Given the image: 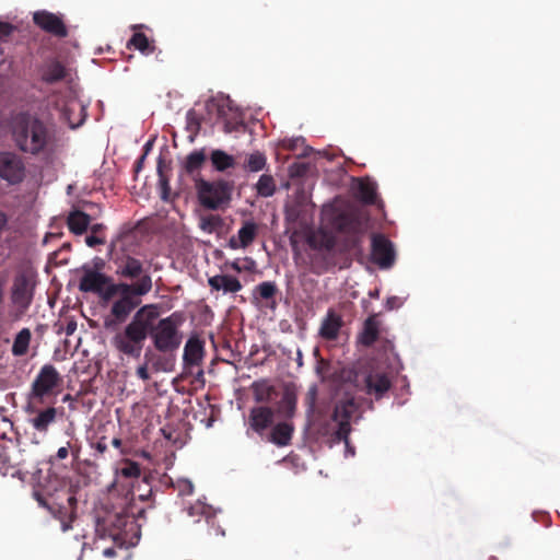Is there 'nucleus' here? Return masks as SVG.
Here are the masks:
<instances>
[{"label": "nucleus", "mask_w": 560, "mask_h": 560, "mask_svg": "<svg viewBox=\"0 0 560 560\" xmlns=\"http://www.w3.org/2000/svg\"><path fill=\"white\" fill-rule=\"evenodd\" d=\"M0 177L10 184H20L25 177L21 156L14 152H0Z\"/></svg>", "instance_id": "9b49d317"}, {"label": "nucleus", "mask_w": 560, "mask_h": 560, "mask_svg": "<svg viewBox=\"0 0 560 560\" xmlns=\"http://www.w3.org/2000/svg\"><path fill=\"white\" fill-rule=\"evenodd\" d=\"M211 291H222L224 294H235L243 289L241 281L232 275H215L208 279Z\"/></svg>", "instance_id": "5701e85b"}, {"label": "nucleus", "mask_w": 560, "mask_h": 560, "mask_svg": "<svg viewBox=\"0 0 560 560\" xmlns=\"http://www.w3.org/2000/svg\"><path fill=\"white\" fill-rule=\"evenodd\" d=\"M67 75L65 66L56 60H48L40 69L42 80L46 83H56L63 80Z\"/></svg>", "instance_id": "a878e982"}, {"label": "nucleus", "mask_w": 560, "mask_h": 560, "mask_svg": "<svg viewBox=\"0 0 560 560\" xmlns=\"http://www.w3.org/2000/svg\"><path fill=\"white\" fill-rule=\"evenodd\" d=\"M152 319L149 337L154 348L162 353L175 352L183 340L179 327L184 323L180 313L174 312L170 316L160 319Z\"/></svg>", "instance_id": "20e7f679"}, {"label": "nucleus", "mask_w": 560, "mask_h": 560, "mask_svg": "<svg viewBox=\"0 0 560 560\" xmlns=\"http://www.w3.org/2000/svg\"><path fill=\"white\" fill-rule=\"evenodd\" d=\"M195 187L199 203L208 210H218L231 199V187L225 180L209 182L198 177Z\"/></svg>", "instance_id": "423d86ee"}, {"label": "nucleus", "mask_w": 560, "mask_h": 560, "mask_svg": "<svg viewBox=\"0 0 560 560\" xmlns=\"http://www.w3.org/2000/svg\"><path fill=\"white\" fill-rule=\"evenodd\" d=\"M150 149V143L145 144V150Z\"/></svg>", "instance_id": "774afa93"}, {"label": "nucleus", "mask_w": 560, "mask_h": 560, "mask_svg": "<svg viewBox=\"0 0 560 560\" xmlns=\"http://www.w3.org/2000/svg\"><path fill=\"white\" fill-rule=\"evenodd\" d=\"M396 301H397V298H396V296L388 298V299H387V302H386L387 307H388L389 310L394 308V306H395V304H396Z\"/></svg>", "instance_id": "bf43d9fd"}, {"label": "nucleus", "mask_w": 560, "mask_h": 560, "mask_svg": "<svg viewBox=\"0 0 560 560\" xmlns=\"http://www.w3.org/2000/svg\"><path fill=\"white\" fill-rule=\"evenodd\" d=\"M119 472L122 477L128 479L139 478L141 474V468L137 462L126 460L125 465L120 468Z\"/></svg>", "instance_id": "a19ab883"}, {"label": "nucleus", "mask_w": 560, "mask_h": 560, "mask_svg": "<svg viewBox=\"0 0 560 560\" xmlns=\"http://www.w3.org/2000/svg\"><path fill=\"white\" fill-rule=\"evenodd\" d=\"M294 433L292 423L283 421L272 425L268 435V441L277 446H287L290 444Z\"/></svg>", "instance_id": "393cba45"}, {"label": "nucleus", "mask_w": 560, "mask_h": 560, "mask_svg": "<svg viewBox=\"0 0 560 560\" xmlns=\"http://www.w3.org/2000/svg\"><path fill=\"white\" fill-rule=\"evenodd\" d=\"M282 404L285 408V415L291 417L295 410V398L290 394H285L282 398Z\"/></svg>", "instance_id": "09e8293b"}, {"label": "nucleus", "mask_w": 560, "mask_h": 560, "mask_svg": "<svg viewBox=\"0 0 560 560\" xmlns=\"http://www.w3.org/2000/svg\"><path fill=\"white\" fill-rule=\"evenodd\" d=\"M275 420V410L269 406H255L249 410L247 423L248 429L253 430L259 436H264L266 431L272 428Z\"/></svg>", "instance_id": "4468645a"}, {"label": "nucleus", "mask_w": 560, "mask_h": 560, "mask_svg": "<svg viewBox=\"0 0 560 560\" xmlns=\"http://www.w3.org/2000/svg\"><path fill=\"white\" fill-rule=\"evenodd\" d=\"M187 515L190 517L195 516H203L206 515L208 517L209 515V506H207L205 503L197 501L196 503L189 505L186 509Z\"/></svg>", "instance_id": "37998d69"}, {"label": "nucleus", "mask_w": 560, "mask_h": 560, "mask_svg": "<svg viewBox=\"0 0 560 560\" xmlns=\"http://www.w3.org/2000/svg\"><path fill=\"white\" fill-rule=\"evenodd\" d=\"M378 322L376 315H370L364 322L363 329L359 335V342L365 347H371L378 338Z\"/></svg>", "instance_id": "2f4dec72"}, {"label": "nucleus", "mask_w": 560, "mask_h": 560, "mask_svg": "<svg viewBox=\"0 0 560 560\" xmlns=\"http://www.w3.org/2000/svg\"><path fill=\"white\" fill-rule=\"evenodd\" d=\"M42 404L31 406V400L27 401V412L33 413L34 417L30 420L33 428L38 432H46L50 424L56 421L57 409L52 406L40 409Z\"/></svg>", "instance_id": "dca6fc26"}, {"label": "nucleus", "mask_w": 560, "mask_h": 560, "mask_svg": "<svg viewBox=\"0 0 560 560\" xmlns=\"http://www.w3.org/2000/svg\"><path fill=\"white\" fill-rule=\"evenodd\" d=\"M8 283V275L5 272H0V305L4 300V289Z\"/></svg>", "instance_id": "864d4df0"}, {"label": "nucleus", "mask_w": 560, "mask_h": 560, "mask_svg": "<svg viewBox=\"0 0 560 560\" xmlns=\"http://www.w3.org/2000/svg\"><path fill=\"white\" fill-rule=\"evenodd\" d=\"M136 374L139 378H141L142 381H148L150 380V374H149V371H148V364L144 363L140 366L137 368V371H136Z\"/></svg>", "instance_id": "5fc2aeb1"}, {"label": "nucleus", "mask_w": 560, "mask_h": 560, "mask_svg": "<svg viewBox=\"0 0 560 560\" xmlns=\"http://www.w3.org/2000/svg\"><path fill=\"white\" fill-rule=\"evenodd\" d=\"M69 450H71L74 457H78L79 448H74L70 442H68L67 446H61L58 448L56 457L60 460L66 459L69 455Z\"/></svg>", "instance_id": "a18cd8bd"}, {"label": "nucleus", "mask_w": 560, "mask_h": 560, "mask_svg": "<svg viewBox=\"0 0 560 560\" xmlns=\"http://www.w3.org/2000/svg\"><path fill=\"white\" fill-rule=\"evenodd\" d=\"M104 553H105L106 556H112V555L114 553V550H113V549H106V550L104 551Z\"/></svg>", "instance_id": "0e129e2a"}, {"label": "nucleus", "mask_w": 560, "mask_h": 560, "mask_svg": "<svg viewBox=\"0 0 560 560\" xmlns=\"http://www.w3.org/2000/svg\"><path fill=\"white\" fill-rule=\"evenodd\" d=\"M90 223L91 217L81 210H72L67 217L68 229L74 235L85 233Z\"/></svg>", "instance_id": "cd10ccee"}, {"label": "nucleus", "mask_w": 560, "mask_h": 560, "mask_svg": "<svg viewBox=\"0 0 560 560\" xmlns=\"http://www.w3.org/2000/svg\"><path fill=\"white\" fill-rule=\"evenodd\" d=\"M36 276L30 270L19 271L11 287V301L22 312L26 311L34 299Z\"/></svg>", "instance_id": "1a4fd4ad"}, {"label": "nucleus", "mask_w": 560, "mask_h": 560, "mask_svg": "<svg viewBox=\"0 0 560 560\" xmlns=\"http://www.w3.org/2000/svg\"><path fill=\"white\" fill-rule=\"evenodd\" d=\"M279 289L273 281H264L254 288L253 295L255 299H260L268 302V306L275 308L277 305L276 296Z\"/></svg>", "instance_id": "7c9ffc66"}, {"label": "nucleus", "mask_w": 560, "mask_h": 560, "mask_svg": "<svg viewBox=\"0 0 560 560\" xmlns=\"http://www.w3.org/2000/svg\"><path fill=\"white\" fill-rule=\"evenodd\" d=\"M323 215L331 231L319 228L306 238L311 249V269L316 275L337 266L348 267L353 257H361L363 240L369 229V219L353 207H325Z\"/></svg>", "instance_id": "f257e3e1"}, {"label": "nucleus", "mask_w": 560, "mask_h": 560, "mask_svg": "<svg viewBox=\"0 0 560 560\" xmlns=\"http://www.w3.org/2000/svg\"><path fill=\"white\" fill-rule=\"evenodd\" d=\"M205 357V342L197 336H191L185 347L183 361L185 366H199Z\"/></svg>", "instance_id": "412c9836"}, {"label": "nucleus", "mask_w": 560, "mask_h": 560, "mask_svg": "<svg viewBox=\"0 0 560 560\" xmlns=\"http://www.w3.org/2000/svg\"><path fill=\"white\" fill-rule=\"evenodd\" d=\"M85 243L89 247H95L96 245H102L105 243V238L101 235L91 234L85 237Z\"/></svg>", "instance_id": "8fccbe9b"}, {"label": "nucleus", "mask_w": 560, "mask_h": 560, "mask_svg": "<svg viewBox=\"0 0 560 560\" xmlns=\"http://www.w3.org/2000/svg\"><path fill=\"white\" fill-rule=\"evenodd\" d=\"M115 264H116V275L121 278H125L128 280L137 279V281H138L144 275L143 273V264L139 259H137L130 255H125L120 258H117L115 260Z\"/></svg>", "instance_id": "f3484780"}, {"label": "nucleus", "mask_w": 560, "mask_h": 560, "mask_svg": "<svg viewBox=\"0 0 560 560\" xmlns=\"http://www.w3.org/2000/svg\"><path fill=\"white\" fill-rule=\"evenodd\" d=\"M267 165L266 154L260 151H255L246 155L243 168L246 172H259L262 171Z\"/></svg>", "instance_id": "e433bc0d"}, {"label": "nucleus", "mask_w": 560, "mask_h": 560, "mask_svg": "<svg viewBox=\"0 0 560 560\" xmlns=\"http://www.w3.org/2000/svg\"><path fill=\"white\" fill-rule=\"evenodd\" d=\"M77 328L75 323H69L66 329L67 335H71Z\"/></svg>", "instance_id": "052dcab7"}, {"label": "nucleus", "mask_w": 560, "mask_h": 560, "mask_svg": "<svg viewBox=\"0 0 560 560\" xmlns=\"http://www.w3.org/2000/svg\"><path fill=\"white\" fill-rule=\"evenodd\" d=\"M15 30L11 23L0 21V40H7Z\"/></svg>", "instance_id": "49530a36"}, {"label": "nucleus", "mask_w": 560, "mask_h": 560, "mask_svg": "<svg viewBox=\"0 0 560 560\" xmlns=\"http://www.w3.org/2000/svg\"><path fill=\"white\" fill-rule=\"evenodd\" d=\"M50 237H54V234H49ZM48 235L45 237V242L47 241Z\"/></svg>", "instance_id": "338daca9"}, {"label": "nucleus", "mask_w": 560, "mask_h": 560, "mask_svg": "<svg viewBox=\"0 0 560 560\" xmlns=\"http://www.w3.org/2000/svg\"><path fill=\"white\" fill-rule=\"evenodd\" d=\"M201 120L194 109H189L186 114V129L192 135H197L200 130Z\"/></svg>", "instance_id": "79ce46f5"}, {"label": "nucleus", "mask_w": 560, "mask_h": 560, "mask_svg": "<svg viewBox=\"0 0 560 560\" xmlns=\"http://www.w3.org/2000/svg\"><path fill=\"white\" fill-rule=\"evenodd\" d=\"M34 23L43 31L63 38L68 35V30L62 19L55 13L46 10L37 11L33 15Z\"/></svg>", "instance_id": "2eb2a0df"}, {"label": "nucleus", "mask_w": 560, "mask_h": 560, "mask_svg": "<svg viewBox=\"0 0 560 560\" xmlns=\"http://www.w3.org/2000/svg\"><path fill=\"white\" fill-rule=\"evenodd\" d=\"M222 224V219L215 214H208L200 218L199 226L207 233H213Z\"/></svg>", "instance_id": "ea45409f"}, {"label": "nucleus", "mask_w": 560, "mask_h": 560, "mask_svg": "<svg viewBox=\"0 0 560 560\" xmlns=\"http://www.w3.org/2000/svg\"><path fill=\"white\" fill-rule=\"evenodd\" d=\"M61 384L62 377L57 369L51 364L43 365L31 385V406L44 404L46 398L56 396Z\"/></svg>", "instance_id": "39448f33"}, {"label": "nucleus", "mask_w": 560, "mask_h": 560, "mask_svg": "<svg viewBox=\"0 0 560 560\" xmlns=\"http://www.w3.org/2000/svg\"><path fill=\"white\" fill-rule=\"evenodd\" d=\"M145 155H142L141 159L138 161V166L137 168H140L141 167V163L142 161L144 160Z\"/></svg>", "instance_id": "69168bd1"}, {"label": "nucleus", "mask_w": 560, "mask_h": 560, "mask_svg": "<svg viewBox=\"0 0 560 560\" xmlns=\"http://www.w3.org/2000/svg\"><path fill=\"white\" fill-rule=\"evenodd\" d=\"M127 48L139 50L142 55H151L155 50L153 40H150L144 33L136 32L127 42Z\"/></svg>", "instance_id": "72a5a7b5"}, {"label": "nucleus", "mask_w": 560, "mask_h": 560, "mask_svg": "<svg viewBox=\"0 0 560 560\" xmlns=\"http://www.w3.org/2000/svg\"><path fill=\"white\" fill-rule=\"evenodd\" d=\"M258 225L254 221H245L237 232V235L230 237L228 246L231 249H240L248 247L256 238Z\"/></svg>", "instance_id": "6ab92c4d"}, {"label": "nucleus", "mask_w": 560, "mask_h": 560, "mask_svg": "<svg viewBox=\"0 0 560 560\" xmlns=\"http://www.w3.org/2000/svg\"><path fill=\"white\" fill-rule=\"evenodd\" d=\"M112 445H113L114 447H116V448H120V447H121V445H122V442H121V440H120V439L115 438V439H113V440H112Z\"/></svg>", "instance_id": "680f3d73"}, {"label": "nucleus", "mask_w": 560, "mask_h": 560, "mask_svg": "<svg viewBox=\"0 0 560 560\" xmlns=\"http://www.w3.org/2000/svg\"><path fill=\"white\" fill-rule=\"evenodd\" d=\"M106 289L103 293V299L104 300H109L112 298H114L115 295L118 294L117 292V288H116V283H112V281L105 285Z\"/></svg>", "instance_id": "3c124183"}, {"label": "nucleus", "mask_w": 560, "mask_h": 560, "mask_svg": "<svg viewBox=\"0 0 560 560\" xmlns=\"http://www.w3.org/2000/svg\"><path fill=\"white\" fill-rule=\"evenodd\" d=\"M376 183L370 178L359 179L358 197L365 205H376L378 202Z\"/></svg>", "instance_id": "473e14b6"}, {"label": "nucleus", "mask_w": 560, "mask_h": 560, "mask_svg": "<svg viewBox=\"0 0 560 560\" xmlns=\"http://www.w3.org/2000/svg\"><path fill=\"white\" fill-rule=\"evenodd\" d=\"M207 161V154L205 149L200 150H194L190 152L184 163H183V170L186 174L190 175L195 178L200 177L199 171L202 168Z\"/></svg>", "instance_id": "bb28decb"}, {"label": "nucleus", "mask_w": 560, "mask_h": 560, "mask_svg": "<svg viewBox=\"0 0 560 560\" xmlns=\"http://www.w3.org/2000/svg\"><path fill=\"white\" fill-rule=\"evenodd\" d=\"M104 230V225L102 223H96L91 226V232L93 234L100 235Z\"/></svg>", "instance_id": "4d7b16f0"}, {"label": "nucleus", "mask_w": 560, "mask_h": 560, "mask_svg": "<svg viewBox=\"0 0 560 560\" xmlns=\"http://www.w3.org/2000/svg\"><path fill=\"white\" fill-rule=\"evenodd\" d=\"M32 332L28 328H23L18 332L12 345V354L15 357L25 355L28 351Z\"/></svg>", "instance_id": "c9c22d12"}, {"label": "nucleus", "mask_w": 560, "mask_h": 560, "mask_svg": "<svg viewBox=\"0 0 560 560\" xmlns=\"http://www.w3.org/2000/svg\"><path fill=\"white\" fill-rule=\"evenodd\" d=\"M93 448L100 454L103 455L107 451L106 438H101L95 444H93Z\"/></svg>", "instance_id": "6e6d98bb"}, {"label": "nucleus", "mask_w": 560, "mask_h": 560, "mask_svg": "<svg viewBox=\"0 0 560 560\" xmlns=\"http://www.w3.org/2000/svg\"><path fill=\"white\" fill-rule=\"evenodd\" d=\"M194 491V485L188 481V480H184L179 483V493L183 494V495H188V494H191Z\"/></svg>", "instance_id": "603ef678"}, {"label": "nucleus", "mask_w": 560, "mask_h": 560, "mask_svg": "<svg viewBox=\"0 0 560 560\" xmlns=\"http://www.w3.org/2000/svg\"><path fill=\"white\" fill-rule=\"evenodd\" d=\"M159 316L158 305L147 304L141 306L124 329L114 335L112 338L113 347L122 355L133 359L140 358L150 334L152 319H158Z\"/></svg>", "instance_id": "7ed1b4c3"}, {"label": "nucleus", "mask_w": 560, "mask_h": 560, "mask_svg": "<svg viewBox=\"0 0 560 560\" xmlns=\"http://www.w3.org/2000/svg\"><path fill=\"white\" fill-rule=\"evenodd\" d=\"M143 514L144 510L140 509L136 515L131 506L121 512L107 513L105 517L97 520L96 532L102 537L108 536L115 539L129 523L132 524L136 517H142Z\"/></svg>", "instance_id": "6e6552de"}, {"label": "nucleus", "mask_w": 560, "mask_h": 560, "mask_svg": "<svg viewBox=\"0 0 560 560\" xmlns=\"http://www.w3.org/2000/svg\"><path fill=\"white\" fill-rule=\"evenodd\" d=\"M212 166L218 172H224L235 166V159L225 151L215 149L210 154Z\"/></svg>", "instance_id": "f704fd0d"}, {"label": "nucleus", "mask_w": 560, "mask_h": 560, "mask_svg": "<svg viewBox=\"0 0 560 560\" xmlns=\"http://www.w3.org/2000/svg\"><path fill=\"white\" fill-rule=\"evenodd\" d=\"M117 292L120 296L138 298L148 294L152 289V278L150 275H143L135 283H116Z\"/></svg>", "instance_id": "4be33fe9"}, {"label": "nucleus", "mask_w": 560, "mask_h": 560, "mask_svg": "<svg viewBox=\"0 0 560 560\" xmlns=\"http://www.w3.org/2000/svg\"><path fill=\"white\" fill-rule=\"evenodd\" d=\"M252 388L256 402H269L275 392L273 387L266 382H256Z\"/></svg>", "instance_id": "58836bf2"}, {"label": "nucleus", "mask_w": 560, "mask_h": 560, "mask_svg": "<svg viewBox=\"0 0 560 560\" xmlns=\"http://www.w3.org/2000/svg\"><path fill=\"white\" fill-rule=\"evenodd\" d=\"M371 255L381 268H389L395 261L393 243L384 235L374 233L371 242Z\"/></svg>", "instance_id": "f8f14e48"}, {"label": "nucleus", "mask_w": 560, "mask_h": 560, "mask_svg": "<svg viewBox=\"0 0 560 560\" xmlns=\"http://www.w3.org/2000/svg\"><path fill=\"white\" fill-rule=\"evenodd\" d=\"M392 387V382L386 373L371 372L365 377L366 394L381 399Z\"/></svg>", "instance_id": "aec40b11"}, {"label": "nucleus", "mask_w": 560, "mask_h": 560, "mask_svg": "<svg viewBox=\"0 0 560 560\" xmlns=\"http://www.w3.org/2000/svg\"><path fill=\"white\" fill-rule=\"evenodd\" d=\"M257 195L260 197H271L276 192V183L271 175L262 174L256 184Z\"/></svg>", "instance_id": "4c0bfd02"}, {"label": "nucleus", "mask_w": 560, "mask_h": 560, "mask_svg": "<svg viewBox=\"0 0 560 560\" xmlns=\"http://www.w3.org/2000/svg\"><path fill=\"white\" fill-rule=\"evenodd\" d=\"M8 223V217L4 212L0 211V232L4 229Z\"/></svg>", "instance_id": "13d9d810"}, {"label": "nucleus", "mask_w": 560, "mask_h": 560, "mask_svg": "<svg viewBox=\"0 0 560 560\" xmlns=\"http://www.w3.org/2000/svg\"><path fill=\"white\" fill-rule=\"evenodd\" d=\"M83 110L84 108L79 102L72 101L62 108L61 117L73 129L82 125L84 120Z\"/></svg>", "instance_id": "c756f323"}, {"label": "nucleus", "mask_w": 560, "mask_h": 560, "mask_svg": "<svg viewBox=\"0 0 560 560\" xmlns=\"http://www.w3.org/2000/svg\"><path fill=\"white\" fill-rule=\"evenodd\" d=\"M244 261H245L244 267H241V265H240V260H238V259H236V260L232 261V262L230 264V267H231L234 271H236V272H242V271L252 272V271L256 268V262H255V260H254L253 258H250V257H246V258L244 259Z\"/></svg>", "instance_id": "c03bdc74"}, {"label": "nucleus", "mask_w": 560, "mask_h": 560, "mask_svg": "<svg viewBox=\"0 0 560 560\" xmlns=\"http://www.w3.org/2000/svg\"><path fill=\"white\" fill-rule=\"evenodd\" d=\"M110 282V278L93 269H85L79 282L81 292H93L101 294L106 284Z\"/></svg>", "instance_id": "a211bd4d"}, {"label": "nucleus", "mask_w": 560, "mask_h": 560, "mask_svg": "<svg viewBox=\"0 0 560 560\" xmlns=\"http://www.w3.org/2000/svg\"><path fill=\"white\" fill-rule=\"evenodd\" d=\"M341 326V316L338 315L334 310H329L326 317L322 322L319 335L326 340H335L339 335Z\"/></svg>", "instance_id": "b1692460"}, {"label": "nucleus", "mask_w": 560, "mask_h": 560, "mask_svg": "<svg viewBox=\"0 0 560 560\" xmlns=\"http://www.w3.org/2000/svg\"><path fill=\"white\" fill-rule=\"evenodd\" d=\"M141 303V300L135 296H120L110 307V315L114 318H106L104 326L106 329H114L118 324L125 323L135 308Z\"/></svg>", "instance_id": "ddd939ff"}, {"label": "nucleus", "mask_w": 560, "mask_h": 560, "mask_svg": "<svg viewBox=\"0 0 560 560\" xmlns=\"http://www.w3.org/2000/svg\"><path fill=\"white\" fill-rule=\"evenodd\" d=\"M12 140L22 153L35 158H51L59 145L55 124L27 113L18 115L11 127Z\"/></svg>", "instance_id": "f03ea898"}, {"label": "nucleus", "mask_w": 560, "mask_h": 560, "mask_svg": "<svg viewBox=\"0 0 560 560\" xmlns=\"http://www.w3.org/2000/svg\"><path fill=\"white\" fill-rule=\"evenodd\" d=\"M167 189H168V184L166 180H163V195H162L163 199H166Z\"/></svg>", "instance_id": "e2e57ef3"}, {"label": "nucleus", "mask_w": 560, "mask_h": 560, "mask_svg": "<svg viewBox=\"0 0 560 560\" xmlns=\"http://www.w3.org/2000/svg\"><path fill=\"white\" fill-rule=\"evenodd\" d=\"M58 502L48 503L40 494L36 493L38 503L49 510L51 515L60 522L61 530L68 532L77 518L78 500L72 489L58 493Z\"/></svg>", "instance_id": "0eeeda50"}, {"label": "nucleus", "mask_w": 560, "mask_h": 560, "mask_svg": "<svg viewBox=\"0 0 560 560\" xmlns=\"http://www.w3.org/2000/svg\"><path fill=\"white\" fill-rule=\"evenodd\" d=\"M24 460H15L8 451L0 452V474L2 476L16 477L22 474Z\"/></svg>", "instance_id": "c85d7f7f"}, {"label": "nucleus", "mask_w": 560, "mask_h": 560, "mask_svg": "<svg viewBox=\"0 0 560 560\" xmlns=\"http://www.w3.org/2000/svg\"><path fill=\"white\" fill-rule=\"evenodd\" d=\"M329 366H330L329 362L323 358H320L317 361L315 371L322 380H325L327 377Z\"/></svg>", "instance_id": "de8ad7c7"}, {"label": "nucleus", "mask_w": 560, "mask_h": 560, "mask_svg": "<svg viewBox=\"0 0 560 560\" xmlns=\"http://www.w3.org/2000/svg\"><path fill=\"white\" fill-rule=\"evenodd\" d=\"M357 410L358 406L353 398L341 399L335 405L331 419L337 423L335 435L338 441H343L348 444L351 432L350 421Z\"/></svg>", "instance_id": "9d476101"}]
</instances>
